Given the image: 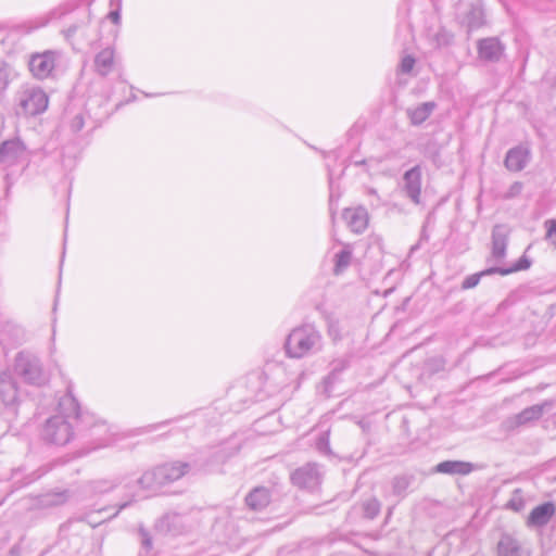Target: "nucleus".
Returning <instances> with one entry per match:
<instances>
[{
	"label": "nucleus",
	"instance_id": "1",
	"mask_svg": "<svg viewBox=\"0 0 556 556\" xmlns=\"http://www.w3.org/2000/svg\"><path fill=\"white\" fill-rule=\"evenodd\" d=\"M321 348V334L313 325H302L294 328L285 343L286 353L292 358H302L317 353Z\"/></svg>",
	"mask_w": 556,
	"mask_h": 556
},
{
	"label": "nucleus",
	"instance_id": "2",
	"mask_svg": "<svg viewBox=\"0 0 556 556\" xmlns=\"http://www.w3.org/2000/svg\"><path fill=\"white\" fill-rule=\"evenodd\" d=\"M190 470V464L172 462L146 471L138 483L142 489L154 490L184 477Z\"/></svg>",
	"mask_w": 556,
	"mask_h": 556
},
{
	"label": "nucleus",
	"instance_id": "3",
	"mask_svg": "<svg viewBox=\"0 0 556 556\" xmlns=\"http://www.w3.org/2000/svg\"><path fill=\"white\" fill-rule=\"evenodd\" d=\"M15 102L18 115L35 116L47 110L49 98L40 87L23 85L15 93Z\"/></svg>",
	"mask_w": 556,
	"mask_h": 556
},
{
	"label": "nucleus",
	"instance_id": "4",
	"mask_svg": "<svg viewBox=\"0 0 556 556\" xmlns=\"http://www.w3.org/2000/svg\"><path fill=\"white\" fill-rule=\"evenodd\" d=\"M41 439L53 445H65L73 437V426L63 415L50 417L42 427Z\"/></svg>",
	"mask_w": 556,
	"mask_h": 556
},
{
	"label": "nucleus",
	"instance_id": "5",
	"mask_svg": "<svg viewBox=\"0 0 556 556\" xmlns=\"http://www.w3.org/2000/svg\"><path fill=\"white\" fill-rule=\"evenodd\" d=\"M14 371L24 381L41 384L46 381L39 358L28 352H20L15 357Z\"/></svg>",
	"mask_w": 556,
	"mask_h": 556
},
{
	"label": "nucleus",
	"instance_id": "6",
	"mask_svg": "<svg viewBox=\"0 0 556 556\" xmlns=\"http://www.w3.org/2000/svg\"><path fill=\"white\" fill-rule=\"evenodd\" d=\"M61 53L55 50L33 53L29 56L28 67L33 76L37 79H46L52 76Z\"/></svg>",
	"mask_w": 556,
	"mask_h": 556
},
{
	"label": "nucleus",
	"instance_id": "7",
	"mask_svg": "<svg viewBox=\"0 0 556 556\" xmlns=\"http://www.w3.org/2000/svg\"><path fill=\"white\" fill-rule=\"evenodd\" d=\"M457 18L468 31L484 25V12L480 2H459L456 9Z\"/></svg>",
	"mask_w": 556,
	"mask_h": 556
},
{
	"label": "nucleus",
	"instance_id": "8",
	"mask_svg": "<svg viewBox=\"0 0 556 556\" xmlns=\"http://www.w3.org/2000/svg\"><path fill=\"white\" fill-rule=\"evenodd\" d=\"M323 479V472L315 463H308L295 469L291 475V481L301 489L314 490Z\"/></svg>",
	"mask_w": 556,
	"mask_h": 556
},
{
	"label": "nucleus",
	"instance_id": "9",
	"mask_svg": "<svg viewBox=\"0 0 556 556\" xmlns=\"http://www.w3.org/2000/svg\"><path fill=\"white\" fill-rule=\"evenodd\" d=\"M154 530L163 535L175 536L187 530V523L181 515L168 513L156 520Z\"/></svg>",
	"mask_w": 556,
	"mask_h": 556
},
{
	"label": "nucleus",
	"instance_id": "10",
	"mask_svg": "<svg viewBox=\"0 0 556 556\" xmlns=\"http://www.w3.org/2000/svg\"><path fill=\"white\" fill-rule=\"evenodd\" d=\"M403 190L406 197L414 203L420 204L421 195V168L419 165L406 170L403 175Z\"/></svg>",
	"mask_w": 556,
	"mask_h": 556
},
{
	"label": "nucleus",
	"instance_id": "11",
	"mask_svg": "<svg viewBox=\"0 0 556 556\" xmlns=\"http://www.w3.org/2000/svg\"><path fill=\"white\" fill-rule=\"evenodd\" d=\"M509 228L506 225H495L492 230L491 258L495 262L502 261L506 255V248L509 237Z\"/></svg>",
	"mask_w": 556,
	"mask_h": 556
},
{
	"label": "nucleus",
	"instance_id": "12",
	"mask_svg": "<svg viewBox=\"0 0 556 556\" xmlns=\"http://www.w3.org/2000/svg\"><path fill=\"white\" fill-rule=\"evenodd\" d=\"M497 556H530V553L519 540L503 534L497 543Z\"/></svg>",
	"mask_w": 556,
	"mask_h": 556
},
{
	"label": "nucleus",
	"instance_id": "13",
	"mask_svg": "<svg viewBox=\"0 0 556 556\" xmlns=\"http://www.w3.org/2000/svg\"><path fill=\"white\" fill-rule=\"evenodd\" d=\"M504 52V46L494 37L484 38L478 42V53L480 59L496 62Z\"/></svg>",
	"mask_w": 556,
	"mask_h": 556
},
{
	"label": "nucleus",
	"instance_id": "14",
	"mask_svg": "<svg viewBox=\"0 0 556 556\" xmlns=\"http://www.w3.org/2000/svg\"><path fill=\"white\" fill-rule=\"evenodd\" d=\"M349 228L355 233H362L368 225V213L366 208H345L342 214Z\"/></svg>",
	"mask_w": 556,
	"mask_h": 556
},
{
	"label": "nucleus",
	"instance_id": "15",
	"mask_svg": "<svg viewBox=\"0 0 556 556\" xmlns=\"http://www.w3.org/2000/svg\"><path fill=\"white\" fill-rule=\"evenodd\" d=\"M556 511V507L554 503L546 502L543 503L536 507H534L528 519H527V526L528 527H543L547 525L551 520V518L554 516Z\"/></svg>",
	"mask_w": 556,
	"mask_h": 556
},
{
	"label": "nucleus",
	"instance_id": "16",
	"mask_svg": "<svg viewBox=\"0 0 556 556\" xmlns=\"http://www.w3.org/2000/svg\"><path fill=\"white\" fill-rule=\"evenodd\" d=\"M115 51L112 47H106L98 52L93 60V67L98 75L105 77L114 68Z\"/></svg>",
	"mask_w": 556,
	"mask_h": 556
},
{
	"label": "nucleus",
	"instance_id": "17",
	"mask_svg": "<svg viewBox=\"0 0 556 556\" xmlns=\"http://www.w3.org/2000/svg\"><path fill=\"white\" fill-rule=\"evenodd\" d=\"M0 399L5 406L17 401V387L9 371L0 372Z\"/></svg>",
	"mask_w": 556,
	"mask_h": 556
},
{
	"label": "nucleus",
	"instance_id": "18",
	"mask_svg": "<svg viewBox=\"0 0 556 556\" xmlns=\"http://www.w3.org/2000/svg\"><path fill=\"white\" fill-rule=\"evenodd\" d=\"M530 152L523 147H516L510 149L505 157V166L513 172L523 169L529 162Z\"/></svg>",
	"mask_w": 556,
	"mask_h": 556
},
{
	"label": "nucleus",
	"instance_id": "19",
	"mask_svg": "<svg viewBox=\"0 0 556 556\" xmlns=\"http://www.w3.org/2000/svg\"><path fill=\"white\" fill-rule=\"evenodd\" d=\"M552 406V401H544L541 404L529 406L515 416V424L517 426H522L530 421L538 420L542 417L544 412L549 409Z\"/></svg>",
	"mask_w": 556,
	"mask_h": 556
},
{
	"label": "nucleus",
	"instance_id": "20",
	"mask_svg": "<svg viewBox=\"0 0 556 556\" xmlns=\"http://www.w3.org/2000/svg\"><path fill=\"white\" fill-rule=\"evenodd\" d=\"M25 148L18 140H8L0 146V162L14 164L24 154Z\"/></svg>",
	"mask_w": 556,
	"mask_h": 556
},
{
	"label": "nucleus",
	"instance_id": "21",
	"mask_svg": "<svg viewBox=\"0 0 556 556\" xmlns=\"http://www.w3.org/2000/svg\"><path fill=\"white\" fill-rule=\"evenodd\" d=\"M269 503L270 492L265 486H256L245 496V504L252 510H263Z\"/></svg>",
	"mask_w": 556,
	"mask_h": 556
},
{
	"label": "nucleus",
	"instance_id": "22",
	"mask_svg": "<svg viewBox=\"0 0 556 556\" xmlns=\"http://www.w3.org/2000/svg\"><path fill=\"white\" fill-rule=\"evenodd\" d=\"M23 339L24 331L20 326L12 323H5L0 326V344H2L3 348L18 344Z\"/></svg>",
	"mask_w": 556,
	"mask_h": 556
},
{
	"label": "nucleus",
	"instance_id": "23",
	"mask_svg": "<svg viewBox=\"0 0 556 556\" xmlns=\"http://www.w3.org/2000/svg\"><path fill=\"white\" fill-rule=\"evenodd\" d=\"M437 108L435 102L429 101L417 105L416 108H408L406 115L409 118L412 125L419 126L432 114Z\"/></svg>",
	"mask_w": 556,
	"mask_h": 556
},
{
	"label": "nucleus",
	"instance_id": "24",
	"mask_svg": "<svg viewBox=\"0 0 556 556\" xmlns=\"http://www.w3.org/2000/svg\"><path fill=\"white\" fill-rule=\"evenodd\" d=\"M473 464L468 462L444 460L437 465L435 471L446 475H468L473 470Z\"/></svg>",
	"mask_w": 556,
	"mask_h": 556
},
{
	"label": "nucleus",
	"instance_id": "25",
	"mask_svg": "<svg viewBox=\"0 0 556 556\" xmlns=\"http://www.w3.org/2000/svg\"><path fill=\"white\" fill-rule=\"evenodd\" d=\"M342 249L334 254L333 257V274L341 275L351 265L353 257V245L350 243H341Z\"/></svg>",
	"mask_w": 556,
	"mask_h": 556
},
{
	"label": "nucleus",
	"instance_id": "26",
	"mask_svg": "<svg viewBox=\"0 0 556 556\" xmlns=\"http://www.w3.org/2000/svg\"><path fill=\"white\" fill-rule=\"evenodd\" d=\"M531 266V261L526 256H521L519 261L509 268L503 267H491L489 271H496L497 274L505 276L515 271L528 269Z\"/></svg>",
	"mask_w": 556,
	"mask_h": 556
},
{
	"label": "nucleus",
	"instance_id": "27",
	"mask_svg": "<svg viewBox=\"0 0 556 556\" xmlns=\"http://www.w3.org/2000/svg\"><path fill=\"white\" fill-rule=\"evenodd\" d=\"M67 491L49 493L41 496L40 504L45 507L59 506L64 504L67 501Z\"/></svg>",
	"mask_w": 556,
	"mask_h": 556
},
{
	"label": "nucleus",
	"instance_id": "28",
	"mask_svg": "<svg viewBox=\"0 0 556 556\" xmlns=\"http://www.w3.org/2000/svg\"><path fill=\"white\" fill-rule=\"evenodd\" d=\"M412 483V477L409 476H397L392 480V491L397 496H404L407 489Z\"/></svg>",
	"mask_w": 556,
	"mask_h": 556
},
{
	"label": "nucleus",
	"instance_id": "29",
	"mask_svg": "<svg viewBox=\"0 0 556 556\" xmlns=\"http://www.w3.org/2000/svg\"><path fill=\"white\" fill-rule=\"evenodd\" d=\"M362 507H363L364 516L368 519H374L379 515L381 504L377 498L372 497V498L365 501L362 504Z\"/></svg>",
	"mask_w": 556,
	"mask_h": 556
},
{
	"label": "nucleus",
	"instance_id": "30",
	"mask_svg": "<svg viewBox=\"0 0 556 556\" xmlns=\"http://www.w3.org/2000/svg\"><path fill=\"white\" fill-rule=\"evenodd\" d=\"M118 483L116 480L99 479L93 480L90 485L94 493H105L116 488Z\"/></svg>",
	"mask_w": 556,
	"mask_h": 556
},
{
	"label": "nucleus",
	"instance_id": "31",
	"mask_svg": "<svg viewBox=\"0 0 556 556\" xmlns=\"http://www.w3.org/2000/svg\"><path fill=\"white\" fill-rule=\"evenodd\" d=\"M506 507L517 513L525 508V500L522 497L521 490L517 489L514 491L510 500L506 504Z\"/></svg>",
	"mask_w": 556,
	"mask_h": 556
},
{
	"label": "nucleus",
	"instance_id": "32",
	"mask_svg": "<svg viewBox=\"0 0 556 556\" xmlns=\"http://www.w3.org/2000/svg\"><path fill=\"white\" fill-rule=\"evenodd\" d=\"M492 274H497V273L489 271V268H488L485 270H482L481 273L469 275L464 279V281L462 283V288L463 289L475 288L479 283L482 276L492 275Z\"/></svg>",
	"mask_w": 556,
	"mask_h": 556
},
{
	"label": "nucleus",
	"instance_id": "33",
	"mask_svg": "<svg viewBox=\"0 0 556 556\" xmlns=\"http://www.w3.org/2000/svg\"><path fill=\"white\" fill-rule=\"evenodd\" d=\"M65 406L70 407V412L67 413V416L74 415L75 417L79 416V406L76 400L71 395L66 394L62 400L60 401V407L65 410Z\"/></svg>",
	"mask_w": 556,
	"mask_h": 556
},
{
	"label": "nucleus",
	"instance_id": "34",
	"mask_svg": "<svg viewBox=\"0 0 556 556\" xmlns=\"http://www.w3.org/2000/svg\"><path fill=\"white\" fill-rule=\"evenodd\" d=\"M10 83V67L7 62L0 60V91L5 90Z\"/></svg>",
	"mask_w": 556,
	"mask_h": 556
},
{
	"label": "nucleus",
	"instance_id": "35",
	"mask_svg": "<svg viewBox=\"0 0 556 556\" xmlns=\"http://www.w3.org/2000/svg\"><path fill=\"white\" fill-rule=\"evenodd\" d=\"M546 230V239L551 241V243L556 248V220L548 219L545 222Z\"/></svg>",
	"mask_w": 556,
	"mask_h": 556
},
{
	"label": "nucleus",
	"instance_id": "36",
	"mask_svg": "<svg viewBox=\"0 0 556 556\" xmlns=\"http://www.w3.org/2000/svg\"><path fill=\"white\" fill-rule=\"evenodd\" d=\"M522 184L520 181H515L507 191L504 193L503 198L508 200L518 197L522 191Z\"/></svg>",
	"mask_w": 556,
	"mask_h": 556
},
{
	"label": "nucleus",
	"instance_id": "37",
	"mask_svg": "<svg viewBox=\"0 0 556 556\" xmlns=\"http://www.w3.org/2000/svg\"><path fill=\"white\" fill-rule=\"evenodd\" d=\"M415 65V59L410 55H406L402 59L400 63V71L404 74H408L412 72Z\"/></svg>",
	"mask_w": 556,
	"mask_h": 556
},
{
	"label": "nucleus",
	"instance_id": "38",
	"mask_svg": "<svg viewBox=\"0 0 556 556\" xmlns=\"http://www.w3.org/2000/svg\"><path fill=\"white\" fill-rule=\"evenodd\" d=\"M139 534L141 536L142 546L147 549H151L152 548V538H151L149 531L141 527L139 529Z\"/></svg>",
	"mask_w": 556,
	"mask_h": 556
},
{
	"label": "nucleus",
	"instance_id": "39",
	"mask_svg": "<svg viewBox=\"0 0 556 556\" xmlns=\"http://www.w3.org/2000/svg\"><path fill=\"white\" fill-rule=\"evenodd\" d=\"M85 125L84 117L80 114H77L73 117L71 122V129L73 132H78L83 129Z\"/></svg>",
	"mask_w": 556,
	"mask_h": 556
},
{
	"label": "nucleus",
	"instance_id": "40",
	"mask_svg": "<svg viewBox=\"0 0 556 556\" xmlns=\"http://www.w3.org/2000/svg\"><path fill=\"white\" fill-rule=\"evenodd\" d=\"M77 30V26L76 25H73V26H70L66 30H64V35L70 38L72 37Z\"/></svg>",
	"mask_w": 556,
	"mask_h": 556
},
{
	"label": "nucleus",
	"instance_id": "41",
	"mask_svg": "<svg viewBox=\"0 0 556 556\" xmlns=\"http://www.w3.org/2000/svg\"><path fill=\"white\" fill-rule=\"evenodd\" d=\"M110 17L114 23H117L121 18L119 12L118 11L111 12Z\"/></svg>",
	"mask_w": 556,
	"mask_h": 556
},
{
	"label": "nucleus",
	"instance_id": "42",
	"mask_svg": "<svg viewBox=\"0 0 556 556\" xmlns=\"http://www.w3.org/2000/svg\"><path fill=\"white\" fill-rule=\"evenodd\" d=\"M130 503H131V502H125V503L121 504V505L118 506L117 511H116L113 516H116L121 510H123V509H125L126 507H128V506L130 505Z\"/></svg>",
	"mask_w": 556,
	"mask_h": 556
},
{
	"label": "nucleus",
	"instance_id": "43",
	"mask_svg": "<svg viewBox=\"0 0 556 556\" xmlns=\"http://www.w3.org/2000/svg\"><path fill=\"white\" fill-rule=\"evenodd\" d=\"M337 374V368H333L332 371L329 375V379H334Z\"/></svg>",
	"mask_w": 556,
	"mask_h": 556
},
{
	"label": "nucleus",
	"instance_id": "44",
	"mask_svg": "<svg viewBox=\"0 0 556 556\" xmlns=\"http://www.w3.org/2000/svg\"><path fill=\"white\" fill-rule=\"evenodd\" d=\"M18 472H20V469L13 470V476L12 477L15 478L18 475Z\"/></svg>",
	"mask_w": 556,
	"mask_h": 556
},
{
	"label": "nucleus",
	"instance_id": "45",
	"mask_svg": "<svg viewBox=\"0 0 556 556\" xmlns=\"http://www.w3.org/2000/svg\"><path fill=\"white\" fill-rule=\"evenodd\" d=\"M553 86L556 87V77L553 79Z\"/></svg>",
	"mask_w": 556,
	"mask_h": 556
}]
</instances>
